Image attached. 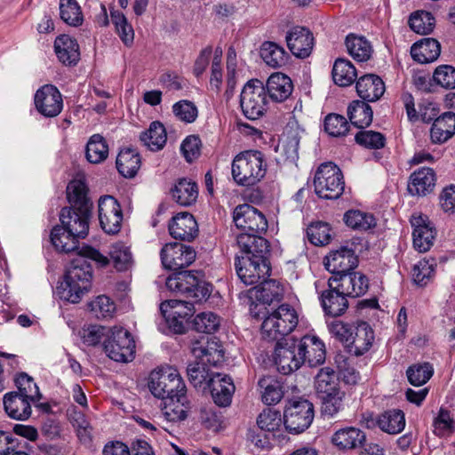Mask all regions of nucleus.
Here are the masks:
<instances>
[{
    "mask_svg": "<svg viewBox=\"0 0 455 455\" xmlns=\"http://www.w3.org/2000/svg\"><path fill=\"white\" fill-rule=\"evenodd\" d=\"M194 328L204 333H212L220 326V318L212 312L198 314L193 321Z\"/></svg>",
    "mask_w": 455,
    "mask_h": 455,
    "instance_id": "nucleus-61",
    "label": "nucleus"
},
{
    "mask_svg": "<svg viewBox=\"0 0 455 455\" xmlns=\"http://www.w3.org/2000/svg\"><path fill=\"white\" fill-rule=\"evenodd\" d=\"M409 26L417 34L427 35L433 31L435 19L428 12L418 11L410 16Z\"/></svg>",
    "mask_w": 455,
    "mask_h": 455,
    "instance_id": "nucleus-54",
    "label": "nucleus"
},
{
    "mask_svg": "<svg viewBox=\"0 0 455 455\" xmlns=\"http://www.w3.org/2000/svg\"><path fill=\"white\" fill-rule=\"evenodd\" d=\"M346 46L348 53L357 61H367L372 54V47L363 36H347Z\"/></svg>",
    "mask_w": 455,
    "mask_h": 455,
    "instance_id": "nucleus-48",
    "label": "nucleus"
},
{
    "mask_svg": "<svg viewBox=\"0 0 455 455\" xmlns=\"http://www.w3.org/2000/svg\"><path fill=\"white\" fill-rule=\"evenodd\" d=\"M90 309L95 317L100 319L112 317L116 311V305L105 295L98 296L89 304Z\"/></svg>",
    "mask_w": 455,
    "mask_h": 455,
    "instance_id": "nucleus-64",
    "label": "nucleus"
},
{
    "mask_svg": "<svg viewBox=\"0 0 455 455\" xmlns=\"http://www.w3.org/2000/svg\"><path fill=\"white\" fill-rule=\"evenodd\" d=\"M82 237L76 236L60 226H56L51 232V242L57 251L68 253L78 250V239Z\"/></svg>",
    "mask_w": 455,
    "mask_h": 455,
    "instance_id": "nucleus-42",
    "label": "nucleus"
},
{
    "mask_svg": "<svg viewBox=\"0 0 455 455\" xmlns=\"http://www.w3.org/2000/svg\"><path fill=\"white\" fill-rule=\"evenodd\" d=\"M18 391L17 395L29 400L31 403L38 402L41 399V394L37 385L33 379L26 373H20L16 379Z\"/></svg>",
    "mask_w": 455,
    "mask_h": 455,
    "instance_id": "nucleus-51",
    "label": "nucleus"
},
{
    "mask_svg": "<svg viewBox=\"0 0 455 455\" xmlns=\"http://www.w3.org/2000/svg\"><path fill=\"white\" fill-rule=\"evenodd\" d=\"M323 311L331 316H339L345 313L348 307L347 298L339 289L330 288L322 292L320 296Z\"/></svg>",
    "mask_w": 455,
    "mask_h": 455,
    "instance_id": "nucleus-33",
    "label": "nucleus"
},
{
    "mask_svg": "<svg viewBox=\"0 0 455 455\" xmlns=\"http://www.w3.org/2000/svg\"><path fill=\"white\" fill-rule=\"evenodd\" d=\"M283 421L280 412L271 408L264 410L257 418L258 427L267 432L278 430Z\"/></svg>",
    "mask_w": 455,
    "mask_h": 455,
    "instance_id": "nucleus-63",
    "label": "nucleus"
},
{
    "mask_svg": "<svg viewBox=\"0 0 455 455\" xmlns=\"http://www.w3.org/2000/svg\"><path fill=\"white\" fill-rule=\"evenodd\" d=\"M88 259L94 260L101 267L108 265L107 256L91 246L83 245L78 251V255L68 267L64 281L57 288L61 299L71 303H78L90 290L92 269Z\"/></svg>",
    "mask_w": 455,
    "mask_h": 455,
    "instance_id": "nucleus-1",
    "label": "nucleus"
},
{
    "mask_svg": "<svg viewBox=\"0 0 455 455\" xmlns=\"http://www.w3.org/2000/svg\"><path fill=\"white\" fill-rule=\"evenodd\" d=\"M433 432L438 436H445L452 434L455 430V421L451 412L441 408L433 420Z\"/></svg>",
    "mask_w": 455,
    "mask_h": 455,
    "instance_id": "nucleus-59",
    "label": "nucleus"
},
{
    "mask_svg": "<svg viewBox=\"0 0 455 455\" xmlns=\"http://www.w3.org/2000/svg\"><path fill=\"white\" fill-rule=\"evenodd\" d=\"M259 386L261 390L262 402L271 405L279 403L283 395L279 382L269 379L263 378L259 380Z\"/></svg>",
    "mask_w": 455,
    "mask_h": 455,
    "instance_id": "nucleus-53",
    "label": "nucleus"
},
{
    "mask_svg": "<svg viewBox=\"0 0 455 455\" xmlns=\"http://www.w3.org/2000/svg\"><path fill=\"white\" fill-rule=\"evenodd\" d=\"M99 220L101 228L110 235L117 234L122 227L123 211L112 196H105L99 200Z\"/></svg>",
    "mask_w": 455,
    "mask_h": 455,
    "instance_id": "nucleus-12",
    "label": "nucleus"
},
{
    "mask_svg": "<svg viewBox=\"0 0 455 455\" xmlns=\"http://www.w3.org/2000/svg\"><path fill=\"white\" fill-rule=\"evenodd\" d=\"M88 188L82 180H71L67 187L70 207L92 209V204L87 196Z\"/></svg>",
    "mask_w": 455,
    "mask_h": 455,
    "instance_id": "nucleus-45",
    "label": "nucleus"
},
{
    "mask_svg": "<svg viewBox=\"0 0 455 455\" xmlns=\"http://www.w3.org/2000/svg\"><path fill=\"white\" fill-rule=\"evenodd\" d=\"M315 387L318 397L342 391L336 372L329 368H322L315 379Z\"/></svg>",
    "mask_w": 455,
    "mask_h": 455,
    "instance_id": "nucleus-36",
    "label": "nucleus"
},
{
    "mask_svg": "<svg viewBox=\"0 0 455 455\" xmlns=\"http://www.w3.org/2000/svg\"><path fill=\"white\" fill-rule=\"evenodd\" d=\"M267 163L259 150H246L236 155L232 162L234 180L242 186H253L266 175Z\"/></svg>",
    "mask_w": 455,
    "mask_h": 455,
    "instance_id": "nucleus-3",
    "label": "nucleus"
},
{
    "mask_svg": "<svg viewBox=\"0 0 455 455\" xmlns=\"http://www.w3.org/2000/svg\"><path fill=\"white\" fill-rule=\"evenodd\" d=\"M331 74L334 83L344 87L351 85L357 76L355 68L346 59L336 60Z\"/></svg>",
    "mask_w": 455,
    "mask_h": 455,
    "instance_id": "nucleus-46",
    "label": "nucleus"
},
{
    "mask_svg": "<svg viewBox=\"0 0 455 455\" xmlns=\"http://www.w3.org/2000/svg\"><path fill=\"white\" fill-rule=\"evenodd\" d=\"M108 263L112 261L118 271H127L133 266V257L131 249L124 242H116L109 246Z\"/></svg>",
    "mask_w": 455,
    "mask_h": 455,
    "instance_id": "nucleus-38",
    "label": "nucleus"
},
{
    "mask_svg": "<svg viewBox=\"0 0 455 455\" xmlns=\"http://www.w3.org/2000/svg\"><path fill=\"white\" fill-rule=\"evenodd\" d=\"M91 210L76 207L63 208L60 214V227L76 236L85 238L89 231Z\"/></svg>",
    "mask_w": 455,
    "mask_h": 455,
    "instance_id": "nucleus-16",
    "label": "nucleus"
},
{
    "mask_svg": "<svg viewBox=\"0 0 455 455\" xmlns=\"http://www.w3.org/2000/svg\"><path fill=\"white\" fill-rule=\"evenodd\" d=\"M343 220L347 226L360 231H367L376 226V220L372 214L358 210L347 211Z\"/></svg>",
    "mask_w": 455,
    "mask_h": 455,
    "instance_id": "nucleus-49",
    "label": "nucleus"
},
{
    "mask_svg": "<svg viewBox=\"0 0 455 455\" xmlns=\"http://www.w3.org/2000/svg\"><path fill=\"white\" fill-rule=\"evenodd\" d=\"M287 46L299 58L308 57L314 45V36L306 28L295 27L286 35Z\"/></svg>",
    "mask_w": 455,
    "mask_h": 455,
    "instance_id": "nucleus-22",
    "label": "nucleus"
},
{
    "mask_svg": "<svg viewBox=\"0 0 455 455\" xmlns=\"http://www.w3.org/2000/svg\"><path fill=\"white\" fill-rule=\"evenodd\" d=\"M292 83L289 76L282 73H275L267 82V95L275 101L282 102L292 92Z\"/></svg>",
    "mask_w": 455,
    "mask_h": 455,
    "instance_id": "nucleus-31",
    "label": "nucleus"
},
{
    "mask_svg": "<svg viewBox=\"0 0 455 455\" xmlns=\"http://www.w3.org/2000/svg\"><path fill=\"white\" fill-rule=\"evenodd\" d=\"M434 372L433 366L429 363H415L410 366L406 371L409 382L416 387L427 382Z\"/></svg>",
    "mask_w": 455,
    "mask_h": 455,
    "instance_id": "nucleus-57",
    "label": "nucleus"
},
{
    "mask_svg": "<svg viewBox=\"0 0 455 455\" xmlns=\"http://www.w3.org/2000/svg\"><path fill=\"white\" fill-rule=\"evenodd\" d=\"M193 355L208 365L216 366L224 360L222 345L216 338H202L193 343Z\"/></svg>",
    "mask_w": 455,
    "mask_h": 455,
    "instance_id": "nucleus-18",
    "label": "nucleus"
},
{
    "mask_svg": "<svg viewBox=\"0 0 455 455\" xmlns=\"http://www.w3.org/2000/svg\"><path fill=\"white\" fill-rule=\"evenodd\" d=\"M441 46L437 40L434 38H425L414 44L411 48L412 59L421 64L433 62L439 57Z\"/></svg>",
    "mask_w": 455,
    "mask_h": 455,
    "instance_id": "nucleus-30",
    "label": "nucleus"
},
{
    "mask_svg": "<svg viewBox=\"0 0 455 455\" xmlns=\"http://www.w3.org/2000/svg\"><path fill=\"white\" fill-rule=\"evenodd\" d=\"M233 220L235 226L244 231L246 235L261 236L267 229L268 224L265 215L250 204H241L235 207Z\"/></svg>",
    "mask_w": 455,
    "mask_h": 455,
    "instance_id": "nucleus-10",
    "label": "nucleus"
},
{
    "mask_svg": "<svg viewBox=\"0 0 455 455\" xmlns=\"http://www.w3.org/2000/svg\"><path fill=\"white\" fill-rule=\"evenodd\" d=\"M31 402L14 392L4 395V406L7 415L16 420H26L31 415Z\"/></svg>",
    "mask_w": 455,
    "mask_h": 455,
    "instance_id": "nucleus-28",
    "label": "nucleus"
},
{
    "mask_svg": "<svg viewBox=\"0 0 455 455\" xmlns=\"http://www.w3.org/2000/svg\"><path fill=\"white\" fill-rule=\"evenodd\" d=\"M36 110L45 117L57 116L63 108L62 96L52 84H45L39 88L35 94Z\"/></svg>",
    "mask_w": 455,
    "mask_h": 455,
    "instance_id": "nucleus-15",
    "label": "nucleus"
},
{
    "mask_svg": "<svg viewBox=\"0 0 455 455\" xmlns=\"http://www.w3.org/2000/svg\"><path fill=\"white\" fill-rule=\"evenodd\" d=\"M325 268L339 277L341 274L352 271L357 266V257L355 251L347 246L331 251L324 259Z\"/></svg>",
    "mask_w": 455,
    "mask_h": 455,
    "instance_id": "nucleus-19",
    "label": "nucleus"
},
{
    "mask_svg": "<svg viewBox=\"0 0 455 455\" xmlns=\"http://www.w3.org/2000/svg\"><path fill=\"white\" fill-rule=\"evenodd\" d=\"M112 328H107L99 324L84 326L81 331L83 342L87 346H97L102 340L108 338Z\"/></svg>",
    "mask_w": 455,
    "mask_h": 455,
    "instance_id": "nucleus-56",
    "label": "nucleus"
},
{
    "mask_svg": "<svg viewBox=\"0 0 455 455\" xmlns=\"http://www.w3.org/2000/svg\"><path fill=\"white\" fill-rule=\"evenodd\" d=\"M161 312H170L172 317L188 318L195 311L194 305L180 299L165 300L160 305Z\"/></svg>",
    "mask_w": 455,
    "mask_h": 455,
    "instance_id": "nucleus-55",
    "label": "nucleus"
},
{
    "mask_svg": "<svg viewBox=\"0 0 455 455\" xmlns=\"http://www.w3.org/2000/svg\"><path fill=\"white\" fill-rule=\"evenodd\" d=\"M314 419V406L306 399L291 400L283 413V425L291 434H299L309 427Z\"/></svg>",
    "mask_w": 455,
    "mask_h": 455,
    "instance_id": "nucleus-9",
    "label": "nucleus"
},
{
    "mask_svg": "<svg viewBox=\"0 0 455 455\" xmlns=\"http://www.w3.org/2000/svg\"><path fill=\"white\" fill-rule=\"evenodd\" d=\"M260 56L264 62L274 68L284 66L288 60L285 50L274 42H264L260 47Z\"/></svg>",
    "mask_w": 455,
    "mask_h": 455,
    "instance_id": "nucleus-43",
    "label": "nucleus"
},
{
    "mask_svg": "<svg viewBox=\"0 0 455 455\" xmlns=\"http://www.w3.org/2000/svg\"><path fill=\"white\" fill-rule=\"evenodd\" d=\"M366 440V435L359 428L348 427L336 431L332 443L339 450H354L360 447Z\"/></svg>",
    "mask_w": 455,
    "mask_h": 455,
    "instance_id": "nucleus-26",
    "label": "nucleus"
},
{
    "mask_svg": "<svg viewBox=\"0 0 455 455\" xmlns=\"http://www.w3.org/2000/svg\"><path fill=\"white\" fill-rule=\"evenodd\" d=\"M172 199L181 206L194 204L198 197V186L195 181L180 179L171 190Z\"/></svg>",
    "mask_w": 455,
    "mask_h": 455,
    "instance_id": "nucleus-32",
    "label": "nucleus"
},
{
    "mask_svg": "<svg viewBox=\"0 0 455 455\" xmlns=\"http://www.w3.org/2000/svg\"><path fill=\"white\" fill-rule=\"evenodd\" d=\"M251 291V297L262 304L270 305L283 297V288L275 280H263Z\"/></svg>",
    "mask_w": 455,
    "mask_h": 455,
    "instance_id": "nucleus-35",
    "label": "nucleus"
},
{
    "mask_svg": "<svg viewBox=\"0 0 455 455\" xmlns=\"http://www.w3.org/2000/svg\"><path fill=\"white\" fill-rule=\"evenodd\" d=\"M207 386L215 404L220 407L231 404L235 387L229 376L217 372L210 378Z\"/></svg>",
    "mask_w": 455,
    "mask_h": 455,
    "instance_id": "nucleus-21",
    "label": "nucleus"
},
{
    "mask_svg": "<svg viewBox=\"0 0 455 455\" xmlns=\"http://www.w3.org/2000/svg\"><path fill=\"white\" fill-rule=\"evenodd\" d=\"M207 365L208 364L203 363L202 361L198 360L188 366L187 371L188 379L195 387H201L203 384L208 385L210 378L217 373L207 369Z\"/></svg>",
    "mask_w": 455,
    "mask_h": 455,
    "instance_id": "nucleus-60",
    "label": "nucleus"
},
{
    "mask_svg": "<svg viewBox=\"0 0 455 455\" xmlns=\"http://www.w3.org/2000/svg\"><path fill=\"white\" fill-rule=\"evenodd\" d=\"M405 427V417L403 411L390 409L379 415V428L389 435H397Z\"/></svg>",
    "mask_w": 455,
    "mask_h": 455,
    "instance_id": "nucleus-37",
    "label": "nucleus"
},
{
    "mask_svg": "<svg viewBox=\"0 0 455 455\" xmlns=\"http://www.w3.org/2000/svg\"><path fill=\"white\" fill-rule=\"evenodd\" d=\"M374 334L371 328L366 323H360L352 335V339L347 343L356 355L366 353L371 347Z\"/></svg>",
    "mask_w": 455,
    "mask_h": 455,
    "instance_id": "nucleus-41",
    "label": "nucleus"
},
{
    "mask_svg": "<svg viewBox=\"0 0 455 455\" xmlns=\"http://www.w3.org/2000/svg\"><path fill=\"white\" fill-rule=\"evenodd\" d=\"M110 20L122 42L127 46L132 45L134 40V31L126 17L119 11H112Z\"/></svg>",
    "mask_w": 455,
    "mask_h": 455,
    "instance_id": "nucleus-52",
    "label": "nucleus"
},
{
    "mask_svg": "<svg viewBox=\"0 0 455 455\" xmlns=\"http://www.w3.org/2000/svg\"><path fill=\"white\" fill-rule=\"evenodd\" d=\"M298 347L297 339H285L284 342L276 344L274 360L281 373L290 374L303 365Z\"/></svg>",
    "mask_w": 455,
    "mask_h": 455,
    "instance_id": "nucleus-11",
    "label": "nucleus"
},
{
    "mask_svg": "<svg viewBox=\"0 0 455 455\" xmlns=\"http://www.w3.org/2000/svg\"><path fill=\"white\" fill-rule=\"evenodd\" d=\"M240 106L243 115L251 120H256L265 114L267 96L259 80H251L246 83L240 95Z\"/></svg>",
    "mask_w": 455,
    "mask_h": 455,
    "instance_id": "nucleus-7",
    "label": "nucleus"
},
{
    "mask_svg": "<svg viewBox=\"0 0 455 455\" xmlns=\"http://www.w3.org/2000/svg\"><path fill=\"white\" fill-rule=\"evenodd\" d=\"M307 233L309 241L315 245H325L331 238V228L325 222L312 223L308 226Z\"/></svg>",
    "mask_w": 455,
    "mask_h": 455,
    "instance_id": "nucleus-62",
    "label": "nucleus"
},
{
    "mask_svg": "<svg viewBox=\"0 0 455 455\" xmlns=\"http://www.w3.org/2000/svg\"><path fill=\"white\" fill-rule=\"evenodd\" d=\"M160 255L164 268L174 271L188 267L196 259V251L180 243H166Z\"/></svg>",
    "mask_w": 455,
    "mask_h": 455,
    "instance_id": "nucleus-14",
    "label": "nucleus"
},
{
    "mask_svg": "<svg viewBox=\"0 0 455 455\" xmlns=\"http://www.w3.org/2000/svg\"><path fill=\"white\" fill-rule=\"evenodd\" d=\"M140 141L151 151H158L166 143L167 135L164 126L160 122H153L149 128L141 132Z\"/></svg>",
    "mask_w": 455,
    "mask_h": 455,
    "instance_id": "nucleus-40",
    "label": "nucleus"
},
{
    "mask_svg": "<svg viewBox=\"0 0 455 455\" xmlns=\"http://www.w3.org/2000/svg\"><path fill=\"white\" fill-rule=\"evenodd\" d=\"M54 50L64 65H75L80 59L78 44L68 35H61L55 39Z\"/></svg>",
    "mask_w": 455,
    "mask_h": 455,
    "instance_id": "nucleus-27",
    "label": "nucleus"
},
{
    "mask_svg": "<svg viewBox=\"0 0 455 455\" xmlns=\"http://www.w3.org/2000/svg\"><path fill=\"white\" fill-rule=\"evenodd\" d=\"M60 13L61 20L69 26L77 27L83 23L82 11L76 0H60Z\"/></svg>",
    "mask_w": 455,
    "mask_h": 455,
    "instance_id": "nucleus-50",
    "label": "nucleus"
},
{
    "mask_svg": "<svg viewBox=\"0 0 455 455\" xmlns=\"http://www.w3.org/2000/svg\"><path fill=\"white\" fill-rule=\"evenodd\" d=\"M236 242L242 252L235 262L240 280L246 285H252L267 279L271 270L267 258L269 251L267 241L262 236L240 234Z\"/></svg>",
    "mask_w": 455,
    "mask_h": 455,
    "instance_id": "nucleus-2",
    "label": "nucleus"
},
{
    "mask_svg": "<svg viewBox=\"0 0 455 455\" xmlns=\"http://www.w3.org/2000/svg\"><path fill=\"white\" fill-rule=\"evenodd\" d=\"M435 172L430 168H421L410 178L408 191L411 196H426L435 187Z\"/></svg>",
    "mask_w": 455,
    "mask_h": 455,
    "instance_id": "nucleus-29",
    "label": "nucleus"
},
{
    "mask_svg": "<svg viewBox=\"0 0 455 455\" xmlns=\"http://www.w3.org/2000/svg\"><path fill=\"white\" fill-rule=\"evenodd\" d=\"M103 347L107 355L116 362L126 363L134 358V340L124 328H112L108 338L104 340Z\"/></svg>",
    "mask_w": 455,
    "mask_h": 455,
    "instance_id": "nucleus-8",
    "label": "nucleus"
},
{
    "mask_svg": "<svg viewBox=\"0 0 455 455\" xmlns=\"http://www.w3.org/2000/svg\"><path fill=\"white\" fill-rule=\"evenodd\" d=\"M356 92L363 101L373 102L380 99L385 92V84L382 79L376 75H365L356 82Z\"/></svg>",
    "mask_w": 455,
    "mask_h": 455,
    "instance_id": "nucleus-24",
    "label": "nucleus"
},
{
    "mask_svg": "<svg viewBox=\"0 0 455 455\" xmlns=\"http://www.w3.org/2000/svg\"><path fill=\"white\" fill-rule=\"evenodd\" d=\"M314 187L315 194L321 198H339L345 188L340 169L332 163L322 164L315 172Z\"/></svg>",
    "mask_w": 455,
    "mask_h": 455,
    "instance_id": "nucleus-5",
    "label": "nucleus"
},
{
    "mask_svg": "<svg viewBox=\"0 0 455 455\" xmlns=\"http://www.w3.org/2000/svg\"><path fill=\"white\" fill-rule=\"evenodd\" d=\"M108 146L100 134H93L86 144L85 156L91 164H98L107 159Z\"/></svg>",
    "mask_w": 455,
    "mask_h": 455,
    "instance_id": "nucleus-47",
    "label": "nucleus"
},
{
    "mask_svg": "<svg viewBox=\"0 0 455 455\" xmlns=\"http://www.w3.org/2000/svg\"><path fill=\"white\" fill-rule=\"evenodd\" d=\"M372 109L363 100H354L347 108V116L350 123L358 128L370 125L372 122Z\"/></svg>",
    "mask_w": 455,
    "mask_h": 455,
    "instance_id": "nucleus-44",
    "label": "nucleus"
},
{
    "mask_svg": "<svg viewBox=\"0 0 455 455\" xmlns=\"http://www.w3.org/2000/svg\"><path fill=\"white\" fill-rule=\"evenodd\" d=\"M411 224L413 228V246L419 252L427 251L433 245L435 237V229L427 215L415 212L411 217Z\"/></svg>",
    "mask_w": 455,
    "mask_h": 455,
    "instance_id": "nucleus-17",
    "label": "nucleus"
},
{
    "mask_svg": "<svg viewBox=\"0 0 455 455\" xmlns=\"http://www.w3.org/2000/svg\"><path fill=\"white\" fill-rule=\"evenodd\" d=\"M455 133V114L448 112L435 118L430 130L434 143H443Z\"/></svg>",
    "mask_w": 455,
    "mask_h": 455,
    "instance_id": "nucleus-34",
    "label": "nucleus"
},
{
    "mask_svg": "<svg viewBox=\"0 0 455 455\" xmlns=\"http://www.w3.org/2000/svg\"><path fill=\"white\" fill-rule=\"evenodd\" d=\"M188 411V403L186 395V390L175 393L174 396H170L164 400L162 412L168 421H180L187 418Z\"/></svg>",
    "mask_w": 455,
    "mask_h": 455,
    "instance_id": "nucleus-25",
    "label": "nucleus"
},
{
    "mask_svg": "<svg viewBox=\"0 0 455 455\" xmlns=\"http://www.w3.org/2000/svg\"><path fill=\"white\" fill-rule=\"evenodd\" d=\"M170 235L175 239L193 240L198 233V226L194 216L188 212H180L169 224Z\"/></svg>",
    "mask_w": 455,
    "mask_h": 455,
    "instance_id": "nucleus-23",
    "label": "nucleus"
},
{
    "mask_svg": "<svg viewBox=\"0 0 455 455\" xmlns=\"http://www.w3.org/2000/svg\"><path fill=\"white\" fill-rule=\"evenodd\" d=\"M148 387L154 396L163 400L186 390L178 371L172 367H161L151 372Z\"/></svg>",
    "mask_w": 455,
    "mask_h": 455,
    "instance_id": "nucleus-6",
    "label": "nucleus"
},
{
    "mask_svg": "<svg viewBox=\"0 0 455 455\" xmlns=\"http://www.w3.org/2000/svg\"><path fill=\"white\" fill-rule=\"evenodd\" d=\"M140 163L139 153L132 148L122 149L116 157V168L120 174L126 178H132L136 175Z\"/></svg>",
    "mask_w": 455,
    "mask_h": 455,
    "instance_id": "nucleus-39",
    "label": "nucleus"
},
{
    "mask_svg": "<svg viewBox=\"0 0 455 455\" xmlns=\"http://www.w3.org/2000/svg\"><path fill=\"white\" fill-rule=\"evenodd\" d=\"M328 286L339 289L340 293L346 298H356L363 295L368 291L369 280L361 272L350 271L341 274L339 277H331L328 280Z\"/></svg>",
    "mask_w": 455,
    "mask_h": 455,
    "instance_id": "nucleus-13",
    "label": "nucleus"
},
{
    "mask_svg": "<svg viewBox=\"0 0 455 455\" xmlns=\"http://www.w3.org/2000/svg\"><path fill=\"white\" fill-rule=\"evenodd\" d=\"M344 397L345 393L343 391L318 397L321 400L323 415L328 418L337 415L343 409Z\"/></svg>",
    "mask_w": 455,
    "mask_h": 455,
    "instance_id": "nucleus-58",
    "label": "nucleus"
},
{
    "mask_svg": "<svg viewBox=\"0 0 455 455\" xmlns=\"http://www.w3.org/2000/svg\"><path fill=\"white\" fill-rule=\"evenodd\" d=\"M298 349L303 360V364L315 367L324 363L326 348L323 341L315 335H305L297 339Z\"/></svg>",
    "mask_w": 455,
    "mask_h": 455,
    "instance_id": "nucleus-20",
    "label": "nucleus"
},
{
    "mask_svg": "<svg viewBox=\"0 0 455 455\" xmlns=\"http://www.w3.org/2000/svg\"><path fill=\"white\" fill-rule=\"evenodd\" d=\"M298 324V315L287 304L268 314L261 324L262 338L267 340H279L291 332Z\"/></svg>",
    "mask_w": 455,
    "mask_h": 455,
    "instance_id": "nucleus-4",
    "label": "nucleus"
}]
</instances>
